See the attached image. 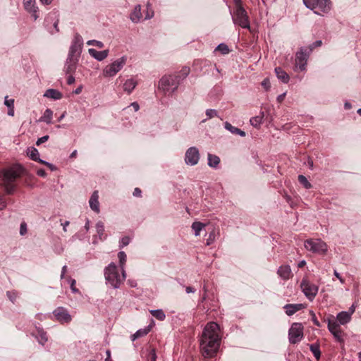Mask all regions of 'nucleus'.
Returning a JSON list of instances; mask_svg holds the SVG:
<instances>
[{
	"label": "nucleus",
	"mask_w": 361,
	"mask_h": 361,
	"mask_svg": "<svg viewBox=\"0 0 361 361\" xmlns=\"http://www.w3.org/2000/svg\"><path fill=\"white\" fill-rule=\"evenodd\" d=\"M220 343L219 325L215 322L208 323L200 338V350L202 355L208 358L214 357L218 352Z\"/></svg>",
	"instance_id": "obj_1"
},
{
	"label": "nucleus",
	"mask_w": 361,
	"mask_h": 361,
	"mask_svg": "<svg viewBox=\"0 0 361 361\" xmlns=\"http://www.w3.org/2000/svg\"><path fill=\"white\" fill-rule=\"evenodd\" d=\"M20 176V173L15 168L3 169L0 172V178L5 191L7 194L11 195L16 189L15 181Z\"/></svg>",
	"instance_id": "obj_2"
},
{
	"label": "nucleus",
	"mask_w": 361,
	"mask_h": 361,
	"mask_svg": "<svg viewBox=\"0 0 361 361\" xmlns=\"http://www.w3.org/2000/svg\"><path fill=\"white\" fill-rule=\"evenodd\" d=\"M235 8L232 15V20L235 25L242 28L250 29V19L247 11L243 6L241 0H234Z\"/></svg>",
	"instance_id": "obj_3"
},
{
	"label": "nucleus",
	"mask_w": 361,
	"mask_h": 361,
	"mask_svg": "<svg viewBox=\"0 0 361 361\" xmlns=\"http://www.w3.org/2000/svg\"><path fill=\"white\" fill-rule=\"evenodd\" d=\"M121 271L122 276H120L117 267L114 262L110 263L104 269L105 279L114 288H118L126 279V271Z\"/></svg>",
	"instance_id": "obj_4"
},
{
	"label": "nucleus",
	"mask_w": 361,
	"mask_h": 361,
	"mask_svg": "<svg viewBox=\"0 0 361 361\" xmlns=\"http://www.w3.org/2000/svg\"><path fill=\"white\" fill-rule=\"evenodd\" d=\"M178 77L173 75L163 76L159 81V89H161L165 94L173 92L179 85Z\"/></svg>",
	"instance_id": "obj_5"
},
{
	"label": "nucleus",
	"mask_w": 361,
	"mask_h": 361,
	"mask_svg": "<svg viewBox=\"0 0 361 361\" xmlns=\"http://www.w3.org/2000/svg\"><path fill=\"white\" fill-rule=\"evenodd\" d=\"M304 246L314 253L325 254L327 251L326 243L319 238L306 240Z\"/></svg>",
	"instance_id": "obj_6"
},
{
	"label": "nucleus",
	"mask_w": 361,
	"mask_h": 361,
	"mask_svg": "<svg viewBox=\"0 0 361 361\" xmlns=\"http://www.w3.org/2000/svg\"><path fill=\"white\" fill-rule=\"evenodd\" d=\"M127 58L122 56L111 64L106 66L103 70L104 77L114 76L126 64Z\"/></svg>",
	"instance_id": "obj_7"
},
{
	"label": "nucleus",
	"mask_w": 361,
	"mask_h": 361,
	"mask_svg": "<svg viewBox=\"0 0 361 361\" xmlns=\"http://www.w3.org/2000/svg\"><path fill=\"white\" fill-rule=\"evenodd\" d=\"M307 8L312 10L318 9L323 13H327L331 9L330 0H303Z\"/></svg>",
	"instance_id": "obj_8"
},
{
	"label": "nucleus",
	"mask_w": 361,
	"mask_h": 361,
	"mask_svg": "<svg viewBox=\"0 0 361 361\" xmlns=\"http://www.w3.org/2000/svg\"><path fill=\"white\" fill-rule=\"evenodd\" d=\"M303 338V326L300 323H293L288 331L289 342L292 344L299 343Z\"/></svg>",
	"instance_id": "obj_9"
},
{
	"label": "nucleus",
	"mask_w": 361,
	"mask_h": 361,
	"mask_svg": "<svg viewBox=\"0 0 361 361\" xmlns=\"http://www.w3.org/2000/svg\"><path fill=\"white\" fill-rule=\"evenodd\" d=\"M310 55V51L307 50L306 47H302L295 54V63L300 71L305 70L306 65L309 56Z\"/></svg>",
	"instance_id": "obj_10"
},
{
	"label": "nucleus",
	"mask_w": 361,
	"mask_h": 361,
	"mask_svg": "<svg viewBox=\"0 0 361 361\" xmlns=\"http://www.w3.org/2000/svg\"><path fill=\"white\" fill-rule=\"evenodd\" d=\"M300 286L305 295L310 300H312L318 293V286L314 283H310L306 279H303L302 281Z\"/></svg>",
	"instance_id": "obj_11"
},
{
	"label": "nucleus",
	"mask_w": 361,
	"mask_h": 361,
	"mask_svg": "<svg viewBox=\"0 0 361 361\" xmlns=\"http://www.w3.org/2000/svg\"><path fill=\"white\" fill-rule=\"evenodd\" d=\"M328 329L338 342L343 343V331L336 320L328 319Z\"/></svg>",
	"instance_id": "obj_12"
},
{
	"label": "nucleus",
	"mask_w": 361,
	"mask_h": 361,
	"mask_svg": "<svg viewBox=\"0 0 361 361\" xmlns=\"http://www.w3.org/2000/svg\"><path fill=\"white\" fill-rule=\"evenodd\" d=\"M53 314L58 322L61 324L69 323L71 321V316L68 310L63 307H58L53 311Z\"/></svg>",
	"instance_id": "obj_13"
},
{
	"label": "nucleus",
	"mask_w": 361,
	"mask_h": 361,
	"mask_svg": "<svg viewBox=\"0 0 361 361\" xmlns=\"http://www.w3.org/2000/svg\"><path fill=\"white\" fill-rule=\"evenodd\" d=\"M200 154L195 147H190L185 152V161L188 165L194 166L198 163Z\"/></svg>",
	"instance_id": "obj_14"
},
{
	"label": "nucleus",
	"mask_w": 361,
	"mask_h": 361,
	"mask_svg": "<svg viewBox=\"0 0 361 361\" xmlns=\"http://www.w3.org/2000/svg\"><path fill=\"white\" fill-rule=\"evenodd\" d=\"M24 8L31 14L34 20H36L39 16L37 15L38 7L36 6L35 0H23Z\"/></svg>",
	"instance_id": "obj_15"
},
{
	"label": "nucleus",
	"mask_w": 361,
	"mask_h": 361,
	"mask_svg": "<svg viewBox=\"0 0 361 361\" xmlns=\"http://www.w3.org/2000/svg\"><path fill=\"white\" fill-rule=\"evenodd\" d=\"M277 274L283 280H288L292 276V271L288 265L280 266L278 269Z\"/></svg>",
	"instance_id": "obj_16"
},
{
	"label": "nucleus",
	"mask_w": 361,
	"mask_h": 361,
	"mask_svg": "<svg viewBox=\"0 0 361 361\" xmlns=\"http://www.w3.org/2000/svg\"><path fill=\"white\" fill-rule=\"evenodd\" d=\"M78 59L67 58L65 64V72L66 74H73L75 73L77 67Z\"/></svg>",
	"instance_id": "obj_17"
},
{
	"label": "nucleus",
	"mask_w": 361,
	"mask_h": 361,
	"mask_svg": "<svg viewBox=\"0 0 361 361\" xmlns=\"http://www.w3.org/2000/svg\"><path fill=\"white\" fill-rule=\"evenodd\" d=\"M89 54L99 61L106 59L109 54V50L97 51L94 49H89Z\"/></svg>",
	"instance_id": "obj_18"
},
{
	"label": "nucleus",
	"mask_w": 361,
	"mask_h": 361,
	"mask_svg": "<svg viewBox=\"0 0 361 361\" xmlns=\"http://www.w3.org/2000/svg\"><path fill=\"white\" fill-rule=\"evenodd\" d=\"M99 195L98 191L95 190L92 194L89 204L90 208L95 212L99 213Z\"/></svg>",
	"instance_id": "obj_19"
},
{
	"label": "nucleus",
	"mask_w": 361,
	"mask_h": 361,
	"mask_svg": "<svg viewBox=\"0 0 361 361\" xmlns=\"http://www.w3.org/2000/svg\"><path fill=\"white\" fill-rule=\"evenodd\" d=\"M283 308L286 310V314L291 316L298 311L305 308V305L303 304H287Z\"/></svg>",
	"instance_id": "obj_20"
},
{
	"label": "nucleus",
	"mask_w": 361,
	"mask_h": 361,
	"mask_svg": "<svg viewBox=\"0 0 361 361\" xmlns=\"http://www.w3.org/2000/svg\"><path fill=\"white\" fill-rule=\"evenodd\" d=\"M62 94L59 90L55 89H48L44 94V97L51 98L53 99H60L62 98Z\"/></svg>",
	"instance_id": "obj_21"
},
{
	"label": "nucleus",
	"mask_w": 361,
	"mask_h": 361,
	"mask_svg": "<svg viewBox=\"0 0 361 361\" xmlns=\"http://www.w3.org/2000/svg\"><path fill=\"white\" fill-rule=\"evenodd\" d=\"M275 73L277 78L283 83H288L289 81V75L281 67L275 68Z\"/></svg>",
	"instance_id": "obj_22"
},
{
	"label": "nucleus",
	"mask_w": 361,
	"mask_h": 361,
	"mask_svg": "<svg viewBox=\"0 0 361 361\" xmlns=\"http://www.w3.org/2000/svg\"><path fill=\"white\" fill-rule=\"evenodd\" d=\"M336 319L339 322V325H344L350 322L351 316L348 312H341L338 314Z\"/></svg>",
	"instance_id": "obj_23"
},
{
	"label": "nucleus",
	"mask_w": 361,
	"mask_h": 361,
	"mask_svg": "<svg viewBox=\"0 0 361 361\" xmlns=\"http://www.w3.org/2000/svg\"><path fill=\"white\" fill-rule=\"evenodd\" d=\"M150 326L137 330L134 334L131 336V340L134 341L139 338L146 336L150 331Z\"/></svg>",
	"instance_id": "obj_24"
},
{
	"label": "nucleus",
	"mask_w": 361,
	"mask_h": 361,
	"mask_svg": "<svg viewBox=\"0 0 361 361\" xmlns=\"http://www.w3.org/2000/svg\"><path fill=\"white\" fill-rule=\"evenodd\" d=\"M142 18L141 6L137 5L135 7L130 14V20L134 23H137Z\"/></svg>",
	"instance_id": "obj_25"
},
{
	"label": "nucleus",
	"mask_w": 361,
	"mask_h": 361,
	"mask_svg": "<svg viewBox=\"0 0 361 361\" xmlns=\"http://www.w3.org/2000/svg\"><path fill=\"white\" fill-rule=\"evenodd\" d=\"M225 128L226 130H228V131H230L231 133L233 134H236V135H239L241 137H245V132L236 128V127H234L230 123L228 122H226L225 123Z\"/></svg>",
	"instance_id": "obj_26"
},
{
	"label": "nucleus",
	"mask_w": 361,
	"mask_h": 361,
	"mask_svg": "<svg viewBox=\"0 0 361 361\" xmlns=\"http://www.w3.org/2000/svg\"><path fill=\"white\" fill-rule=\"evenodd\" d=\"M137 82L133 79L127 80L123 84V90L128 94H130L132 91L135 88Z\"/></svg>",
	"instance_id": "obj_27"
},
{
	"label": "nucleus",
	"mask_w": 361,
	"mask_h": 361,
	"mask_svg": "<svg viewBox=\"0 0 361 361\" xmlns=\"http://www.w3.org/2000/svg\"><path fill=\"white\" fill-rule=\"evenodd\" d=\"M53 111L50 109H47L39 119V122H44L47 124L52 123Z\"/></svg>",
	"instance_id": "obj_28"
},
{
	"label": "nucleus",
	"mask_w": 361,
	"mask_h": 361,
	"mask_svg": "<svg viewBox=\"0 0 361 361\" xmlns=\"http://www.w3.org/2000/svg\"><path fill=\"white\" fill-rule=\"evenodd\" d=\"M220 163V159L218 156L208 154V165L212 168H216Z\"/></svg>",
	"instance_id": "obj_29"
},
{
	"label": "nucleus",
	"mask_w": 361,
	"mask_h": 361,
	"mask_svg": "<svg viewBox=\"0 0 361 361\" xmlns=\"http://www.w3.org/2000/svg\"><path fill=\"white\" fill-rule=\"evenodd\" d=\"M192 229L194 231L195 236L200 235V231L205 227V224L200 221H195L192 224Z\"/></svg>",
	"instance_id": "obj_30"
},
{
	"label": "nucleus",
	"mask_w": 361,
	"mask_h": 361,
	"mask_svg": "<svg viewBox=\"0 0 361 361\" xmlns=\"http://www.w3.org/2000/svg\"><path fill=\"white\" fill-rule=\"evenodd\" d=\"M310 350L313 353L314 357L319 360L321 357V351L318 343H312L310 345Z\"/></svg>",
	"instance_id": "obj_31"
},
{
	"label": "nucleus",
	"mask_w": 361,
	"mask_h": 361,
	"mask_svg": "<svg viewBox=\"0 0 361 361\" xmlns=\"http://www.w3.org/2000/svg\"><path fill=\"white\" fill-rule=\"evenodd\" d=\"M263 117H264L263 112H262L261 115H259V116L252 117L250 121L251 125L252 126H254L255 128H259L260 126L261 123H262Z\"/></svg>",
	"instance_id": "obj_32"
},
{
	"label": "nucleus",
	"mask_w": 361,
	"mask_h": 361,
	"mask_svg": "<svg viewBox=\"0 0 361 361\" xmlns=\"http://www.w3.org/2000/svg\"><path fill=\"white\" fill-rule=\"evenodd\" d=\"M149 312L153 317H154L155 318L160 321H163L166 317L165 313L161 309L152 310L149 311Z\"/></svg>",
	"instance_id": "obj_33"
},
{
	"label": "nucleus",
	"mask_w": 361,
	"mask_h": 361,
	"mask_svg": "<svg viewBox=\"0 0 361 361\" xmlns=\"http://www.w3.org/2000/svg\"><path fill=\"white\" fill-rule=\"evenodd\" d=\"M38 335L35 336L39 343L42 345H44V343L47 341V336L46 332H44L42 329H37Z\"/></svg>",
	"instance_id": "obj_34"
},
{
	"label": "nucleus",
	"mask_w": 361,
	"mask_h": 361,
	"mask_svg": "<svg viewBox=\"0 0 361 361\" xmlns=\"http://www.w3.org/2000/svg\"><path fill=\"white\" fill-rule=\"evenodd\" d=\"M28 157L33 161H37L39 157V154L38 150L36 148H31L27 149V152Z\"/></svg>",
	"instance_id": "obj_35"
},
{
	"label": "nucleus",
	"mask_w": 361,
	"mask_h": 361,
	"mask_svg": "<svg viewBox=\"0 0 361 361\" xmlns=\"http://www.w3.org/2000/svg\"><path fill=\"white\" fill-rule=\"evenodd\" d=\"M96 230L99 239L102 240L104 238V226L102 221H99L97 223Z\"/></svg>",
	"instance_id": "obj_36"
},
{
	"label": "nucleus",
	"mask_w": 361,
	"mask_h": 361,
	"mask_svg": "<svg viewBox=\"0 0 361 361\" xmlns=\"http://www.w3.org/2000/svg\"><path fill=\"white\" fill-rule=\"evenodd\" d=\"M189 73H190V68L188 67L185 66L181 69V71H180V73L178 75H173L179 76V77H178V80H179V82H180V80H183L184 78H185L188 76Z\"/></svg>",
	"instance_id": "obj_37"
},
{
	"label": "nucleus",
	"mask_w": 361,
	"mask_h": 361,
	"mask_svg": "<svg viewBox=\"0 0 361 361\" xmlns=\"http://www.w3.org/2000/svg\"><path fill=\"white\" fill-rule=\"evenodd\" d=\"M298 181L302 184L305 188L310 189L312 188V184L308 181L307 178L303 175L298 176Z\"/></svg>",
	"instance_id": "obj_38"
},
{
	"label": "nucleus",
	"mask_w": 361,
	"mask_h": 361,
	"mask_svg": "<svg viewBox=\"0 0 361 361\" xmlns=\"http://www.w3.org/2000/svg\"><path fill=\"white\" fill-rule=\"evenodd\" d=\"M118 257L119 259V264H120L121 269V270H124V265L126 262V255L125 252L120 251L118 253Z\"/></svg>",
	"instance_id": "obj_39"
},
{
	"label": "nucleus",
	"mask_w": 361,
	"mask_h": 361,
	"mask_svg": "<svg viewBox=\"0 0 361 361\" xmlns=\"http://www.w3.org/2000/svg\"><path fill=\"white\" fill-rule=\"evenodd\" d=\"M6 295L8 297V298L9 299V300L14 303L17 299V298L18 297V293L15 290H8L6 292Z\"/></svg>",
	"instance_id": "obj_40"
},
{
	"label": "nucleus",
	"mask_w": 361,
	"mask_h": 361,
	"mask_svg": "<svg viewBox=\"0 0 361 361\" xmlns=\"http://www.w3.org/2000/svg\"><path fill=\"white\" fill-rule=\"evenodd\" d=\"M216 49L219 51L223 54H227L229 53L228 47L224 43L219 44Z\"/></svg>",
	"instance_id": "obj_41"
},
{
	"label": "nucleus",
	"mask_w": 361,
	"mask_h": 361,
	"mask_svg": "<svg viewBox=\"0 0 361 361\" xmlns=\"http://www.w3.org/2000/svg\"><path fill=\"white\" fill-rule=\"evenodd\" d=\"M322 44V40H317L314 42H313L312 44L309 45L307 48V50L311 54L312 51L314 50V49L321 47Z\"/></svg>",
	"instance_id": "obj_42"
},
{
	"label": "nucleus",
	"mask_w": 361,
	"mask_h": 361,
	"mask_svg": "<svg viewBox=\"0 0 361 361\" xmlns=\"http://www.w3.org/2000/svg\"><path fill=\"white\" fill-rule=\"evenodd\" d=\"M215 240V232L214 231H212L211 233H209L208 238H207L206 245H212Z\"/></svg>",
	"instance_id": "obj_43"
},
{
	"label": "nucleus",
	"mask_w": 361,
	"mask_h": 361,
	"mask_svg": "<svg viewBox=\"0 0 361 361\" xmlns=\"http://www.w3.org/2000/svg\"><path fill=\"white\" fill-rule=\"evenodd\" d=\"M206 115L207 116V119H210V118L217 116L218 114L215 109H207L206 111Z\"/></svg>",
	"instance_id": "obj_44"
},
{
	"label": "nucleus",
	"mask_w": 361,
	"mask_h": 361,
	"mask_svg": "<svg viewBox=\"0 0 361 361\" xmlns=\"http://www.w3.org/2000/svg\"><path fill=\"white\" fill-rule=\"evenodd\" d=\"M87 44L88 45H92V46H95V47H97L98 48H102L104 47V44L100 42V41H97V40H89Z\"/></svg>",
	"instance_id": "obj_45"
},
{
	"label": "nucleus",
	"mask_w": 361,
	"mask_h": 361,
	"mask_svg": "<svg viewBox=\"0 0 361 361\" xmlns=\"http://www.w3.org/2000/svg\"><path fill=\"white\" fill-rule=\"evenodd\" d=\"M77 47L76 45H72L70 48V50H69V53H68V58H72V59H75V54L77 52Z\"/></svg>",
	"instance_id": "obj_46"
},
{
	"label": "nucleus",
	"mask_w": 361,
	"mask_h": 361,
	"mask_svg": "<svg viewBox=\"0 0 361 361\" xmlns=\"http://www.w3.org/2000/svg\"><path fill=\"white\" fill-rule=\"evenodd\" d=\"M27 224L25 222H22L20 227V234L24 235L27 233Z\"/></svg>",
	"instance_id": "obj_47"
},
{
	"label": "nucleus",
	"mask_w": 361,
	"mask_h": 361,
	"mask_svg": "<svg viewBox=\"0 0 361 361\" xmlns=\"http://www.w3.org/2000/svg\"><path fill=\"white\" fill-rule=\"evenodd\" d=\"M130 243V238L128 236H124L121 238L120 247H123L128 245Z\"/></svg>",
	"instance_id": "obj_48"
},
{
	"label": "nucleus",
	"mask_w": 361,
	"mask_h": 361,
	"mask_svg": "<svg viewBox=\"0 0 361 361\" xmlns=\"http://www.w3.org/2000/svg\"><path fill=\"white\" fill-rule=\"evenodd\" d=\"M8 97H6L4 104L6 105L8 108H14V99H8Z\"/></svg>",
	"instance_id": "obj_49"
},
{
	"label": "nucleus",
	"mask_w": 361,
	"mask_h": 361,
	"mask_svg": "<svg viewBox=\"0 0 361 361\" xmlns=\"http://www.w3.org/2000/svg\"><path fill=\"white\" fill-rule=\"evenodd\" d=\"M262 85L266 90H268L271 87L269 80L268 78L264 79L263 81L262 82Z\"/></svg>",
	"instance_id": "obj_50"
},
{
	"label": "nucleus",
	"mask_w": 361,
	"mask_h": 361,
	"mask_svg": "<svg viewBox=\"0 0 361 361\" xmlns=\"http://www.w3.org/2000/svg\"><path fill=\"white\" fill-rule=\"evenodd\" d=\"M49 138V135H44L42 137L38 138V140L36 142L37 145H39L45 142H47Z\"/></svg>",
	"instance_id": "obj_51"
},
{
	"label": "nucleus",
	"mask_w": 361,
	"mask_h": 361,
	"mask_svg": "<svg viewBox=\"0 0 361 361\" xmlns=\"http://www.w3.org/2000/svg\"><path fill=\"white\" fill-rule=\"evenodd\" d=\"M311 314L312 316V320L314 324L316 325L318 327H320L321 326V324L319 323V322L316 318L315 314L313 312H311Z\"/></svg>",
	"instance_id": "obj_52"
},
{
	"label": "nucleus",
	"mask_w": 361,
	"mask_h": 361,
	"mask_svg": "<svg viewBox=\"0 0 361 361\" xmlns=\"http://www.w3.org/2000/svg\"><path fill=\"white\" fill-rule=\"evenodd\" d=\"M75 279H71V289L73 293H78V289L75 288Z\"/></svg>",
	"instance_id": "obj_53"
},
{
	"label": "nucleus",
	"mask_w": 361,
	"mask_h": 361,
	"mask_svg": "<svg viewBox=\"0 0 361 361\" xmlns=\"http://www.w3.org/2000/svg\"><path fill=\"white\" fill-rule=\"evenodd\" d=\"M133 195L135 197H141L142 191H141V190L139 188H135L134 189Z\"/></svg>",
	"instance_id": "obj_54"
},
{
	"label": "nucleus",
	"mask_w": 361,
	"mask_h": 361,
	"mask_svg": "<svg viewBox=\"0 0 361 361\" xmlns=\"http://www.w3.org/2000/svg\"><path fill=\"white\" fill-rule=\"evenodd\" d=\"M37 176H39L40 177H46L47 176V173H46L45 170L43 169H38L37 171Z\"/></svg>",
	"instance_id": "obj_55"
},
{
	"label": "nucleus",
	"mask_w": 361,
	"mask_h": 361,
	"mask_svg": "<svg viewBox=\"0 0 361 361\" xmlns=\"http://www.w3.org/2000/svg\"><path fill=\"white\" fill-rule=\"evenodd\" d=\"M150 361H157V354L154 349H152L150 352Z\"/></svg>",
	"instance_id": "obj_56"
},
{
	"label": "nucleus",
	"mask_w": 361,
	"mask_h": 361,
	"mask_svg": "<svg viewBox=\"0 0 361 361\" xmlns=\"http://www.w3.org/2000/svg\"><path fill=\"white\" fill-rule=\"evenodd\" d=\"M334 274L340 281V282L341 283H345L344 279L341 277L340 274L336 270H334Z\"/></svg>",
	"instance_id": "obj_57"
},
{
	"label": "nucleus",
	"mask_w": 361,
	"mask_h": 361,
	"mask_svg": "<svg viewBox=\"0 0 361 361\" xmlns=\"http://www.w3.org/2000/svg\"><path fill=\"white\" fill-rule=\"evenodd\" d=\"M6 207V202L5 200L2 197H0V210H3Z\"/></svg>",
	"instance_id": "obj_58"
},
{
	"label": "nucleus",
	"mask_w": 361,
	"mask_h": 361,
	"mask_svg": "<svg viewBox=\"0 0 361 361\" xmlns=\"http://www.w3.org/2000/svg\"><path fill=\"white\" fill-rule=\"evenodd\" d=\"M75 82V78L73 74H70V75L67 78V83L68 85H72Z\"/></svg>",
	"instance_id": "obj_59"
},
{
	"label": "nucleus",
	"mask_w": 361,
	"mask_h": 361,
	"mask_svg": "<svg viewBox=\"0 0 361 361\" xmlns=\"http://www.w3.org/2000/svg\"><path fill=\"white\" fill-rule=\"evenodd\" d=\"M130 106L134 109L135 111H137L140 109V106L136 102L131 103Z\"/></svg>",
	"instance_id": "obj_60"
},
{
	"label": "nucleus",
	"mask_w": 361,
	"mask_h": 361,
	"mask_svg": "<svg viewBox=\"0 0 361 361\" xmlns=\"http://www.w3.org/2000/svg\"><path fill=\"white\" fill-rule=\"evenodd\" d=\"M66 271H67V266L64 265L62 267V270H61V279L64 278L65 274L66 273Z\"/></svg>",
	"instance_id": "obj_61"
},
{
	"label": "nucleus",
	"mask_w": 361,
	"mask_h": 361,
	"mask_svg": "<svg viewBox=\"0 0 361 361\" xmlns=\"http://www.w3.org/2000/svg\"><path fill=\"white\" fill-rule=\"evenodd\" d=\"M185 291L187 293H195V290L191 286H187L185 288Z\"/></svg>",
	"instance_id": "obj_62"
},
{
	"label": "nucleus",
	"mask_w": 361,
	"mask_h": 361,
	"mask_svg": "<svg viewBox=\"0 0 361 361\" xmlns=\"http://www.w3.org/2000/svg\"><path fill=\"white\" fill-rule=\"evenodd\" d=\"M106 357L105 359V361H111V352L109 350H107L106 352Z\"/></svg>",
	"instance_id": "obj_63"
},
{
	"label": "nucleus",
	"mask_w": 361,
	"mask_h": 361,
	"mask_svg": "<svg viewBox=\"0 0 361 361\" xmlns=\"http://www.w3.org/2000/svg\"><path fill=\"white\" fill-rule=\"evenodd\" d=\"M285 96H286V93H283V94L279 95L277 97V101L279 102H281L284 99Z\"/></svg>",
	"instance_id": "obj_64"
}]
</instances>
